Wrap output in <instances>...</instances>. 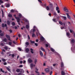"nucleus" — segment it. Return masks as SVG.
Here are the masks:
<instances>
[{
  "instance_id": "54",
  "label": "nucleus",
  "mask_w": 75,
  "mask_h": 75,
  "mask_svg": "<svg viewBox=\"0 0 75 75\" xmlns=\"http://www.w3.org/2000/svg\"><path fill=\"white\" fill-rule=\"evenodd\" d=\"M0 2L1 3H3V1H2V0H0Z\"/></svg>"
},
{
  "instance_id": "64",
  "label": "nucleus",
  "mask_w": 75,
  "mask_h": 75,
  "mask_svg": "<svg viewBox=\"0 0 75 75\" xmlns=\"http://www.w3.org/2000/svg\"><path fill=\"white\" fill-rule=\"evenodd\" d=\"M12 57H14V54H12Z\"/></svg>"
},
{
  "instance_id": "8",
  "label": "nucleus",
  "mask_w": 75,
  "mask_h": 75,
  "mask_svg": "<svg viewBox=\"0 0 75 75\" xmlns=\"http://www.w3.org/2000/svg\"><path fill=\"white\" fill-rule=\"evenodd\" d=\"M64 11H66V12H69L68 10L67 9V8H64Z\"/></svg>"
},
{
  "instance_id": "59",
  "label": "nucleus",
  "mask_w": 75,
  "mask_h": 75,
  "mask_svg": "<svg viewBox=\"0 0 75 75\" xmlns=\"http://www.w3.org/2000/svg\"><path fill=\"white\" fill-rule=\"evenodd\" d=\"M38 1H39V3H42V2L41 1V0H38Z\"/></svg>"
},
{
  "instance_id": "32",
  "label": "nucleus",
  "mask_w": 75,
  "mask_h": 75,
  "mask_svg": "<svg viewBox=\"0 0 75 75\" xmlns=\"http://www.w3.org/2000/svg\"><path fill=\"white\" fill-rule=\"evenodd\" d=\"M2 27H3L4 28L5 27L4 23H2Z\"/></svg>"
},
{
  "instance_id": "22",
  "label": "nucleus",
  "mask_w": 75,
  "mask_h": 75,
  "mask_svg": "<svg viewBox=\"0 0 75 75\" xmlns=\"http://www.w3.org/2000/svg\"><path fill=\"white\" fill-rule=\"evenodd\" d=\"M6 69L8 71H9V72H11V70H10V69L9 68H8V67H7L6 68Z\"/></svg>"
},
{
  "instance_id": "62",
  "label": "nucleus",
  "mask_w": 75,
  "mask_h": 75,
  "mask_svg": "<svg viewBox=\"0 0 75 75\" xmlns=\"http://www.w3.org/2000/svg\"><path fill=\"white\" fill-rule=\"evenodd\" d=\"M15 30H17V26H15Z\"/></svg>"
},
{
  "instance_id": "11",
  "label": "nucleus",
  "mask_w": 75,
  "mask_h": 75,
  "mask_svg": "<svg viewBox=\"0 0 75 75\" xmlns=\"http://www.w3.org/2000/svg\"><path fill=\"white\" fill-rule=\"evenodd\" d=\"M41 50H42V51H43V52H45V49L43 48V47H41L40 48Z\"/></svg>"
},
{
  "instance_id": "16",
  "label": "nucleus",
  "mask_w": 75,
  "mask_h": 75,
  "mask_svg": "<svg viewBox=\"0 0 75 75\" xmlns=\"http://www.w3.org/2000/svg\"><path fill=\"white\" fill-rule=\"evenodd\" d=\"M11 13H13L15 12V11H16L14 9H11Z\"/></svg>"
},
{
  "instance_id": "7",
  "label": "nucleus",
  "mask_w": 75,
  "mask_h": 75,
  "mask_svg": "<svg viewBox=\"0 0 75 75\" xmlns=\"http://www.w3.org/2000/svg\"><path fill=\"white\" fill-rule=\"evenodd\" d=\"M25 51L26 52H28L30 51V50L28 48H26L25 50Z\"/></svg>"
},
{
  "instance_id": "43",
  "label": "nucleus",
  "mask_w": 75,
  "mask_h": 75,
  "mask_svg": "<svg viewBox=\"0 0 75 75\" xmlns=\"http://www.w3.org/2000/svg\"><path fill=\"white\" fill-rule=\"evenodd\" d=\"M30 42L31 44H35V42L34 41H30Z\"/></svg>"
},
{
  "instance_id": "58",
  "label": "nucleus",
  "mask_w": 75,
  "mask_h": 75,
  "mask_svg": "<svg viewBox=\"0 0 75 75\" xmlns=\"http://www.w3.org/2000/svg\"><path fill=\"white\" fill-rule=\"evenodd\" d=\"M4 65H7V63L5 62L4 63Z\"/></svg>"
},
{
  "instance_id": "34",
  "label": "nucleus",
  "mask_w": 75,
  "mask_h": 75,
  "mask_svg": "<svg viewBox=\"0 0 75 75\" xmlns=\"http://www.w3.org/2000/svg\"><path fill=\"white\" fill-rule=\"evenodd\" d=\"M70 33H73V32H74V31H73V30H71V29H70Z\"/></svg>"
},
{
  "instance_id": "19",
  "label": "nucleus",
  "mask_w": 75,
  "mask_h": 75,
  "mask_svg": "<svg viewBox=\"0 0 75 75\" xmlns=\"http://www.w3.org/2000/svg\"><path fill=\"white\" fill-rule=\"evenodd\" d=\"M61 74L62 75H64L65 74V72H64V71H62Z\"/></svg>"
},
{
  "instance_id": "13",
  "label": "nucleus",
  "mask_w": 75,
  "mask_h": 75,
  "mask_svg": "<svg viewBox=\"0 0 75 75\" xmlns=\"http://www.w3.org/2000/svg\"><path fill=\"white\" fill-rule=\"evenodd\" d=\"M46 10H47V11H49V10H50V7H49L48 6H46Z\"/></svg>"
},
{
  "instance_id": "30",
  "label": "nucleus",
  "mask_w": 75,
  "mask_h": 75,
  "mask_svg": "<svg viewBox=\"0 0 75 75\" xmlns=\"http://www.w3.org/2000/svg\"><path fill=\"white\" fill-rule=\"evenodd\" d=\"M66 34L67 36H69V35H70V34H69V32H67Z\"/></svg>"
},
{
  "instance_id": "17",
  "label": "nucleus",
  "mask_w": 75,
  "mask_h": 75,
  "mask_svg": "<svg viewBox=\"0 0 75 75\" xmlns=\"http://www.w3.org/2000/svg\"><path fill=\"white\" fill-rule=\"evenodd\" d=\"M16 71L17 72H20V70L19 69H18L16 70Z\"/></svg>"
},
{
  "instance_id": "1",
  "label": "nucleus",
  "mask_w": 75,
  "mask_h": 75,
  "mask_svg": "<svg viewBox=\"0 0 75 75\" xmlns=\"http://www.w3.org/2000/svg\"><path fill=\"white\" fill-rule=\"evenodd\" d=\"M61 69L63 71V70H64V63L63 62H61Z\"/></svg>"
},
{
  "instance_id": "4",
  "label": "nucleus",
  "mask_w": 75,
  "mask_h": 75,
  "mask_svg": "<svg viewBox=\"0 0 75 75\" xmlns=\"http://www.w3.org/2000/svg\"><path fill=\"white\" fill-rule=\"evenodd\" d=\"M32 31H33V33H35V29H34L33 30L31 29L30 32V33H32Z\"/></svg>"
},
{
  "instance_id": "18",
  "label": "nucleus",
  "mask_w": 75,
  "mask_h": 75,
  "mask_svg": "<svg viewBox=\"0 0 75 75\" xmlns=\"http://www.w3.org/2000/svg\"><path fill=\"white\" fill-rule=\"evenodd\" d=\"M6 37L7 38H10V36L7 35H6Z\"/></svg>"
},
{
  "instance_id": "6",
  "label": "nucleus",
  "mask_w": 75,
  "mask_h": 75,
  "mask_svg": "<svg viewBox=\"0 0 75 75\" xmlns=\"http://www.w3.org/2000/svg\"><path fill=\"white\" fill-rule=\"evenodd\" d=\"M34 62L35 64H37V62H38V60L37 59H35L34 60Z\"/></svg>"
},
{
  "instance_id": "48",
  "label": "nucleus",
  "mask_w": 75,
  "mask_h": 75,
  "mask_svg": "<svg viewBox=\"0 0 75 75\" xmlns=\"http://www.w3.org/2000/svg\"><path fill=\"white\" fill-rule=\"evenodd\" d=\"M4 44L3 43H1V46H4Z\"/></svg>"
},
{
  "instance_id": "26",
  "label": "nucleus",
  "mask_w": 75,
  "mask_h": 75,
  "mask_svg": "<svg viewBox=\"0 0 75 75\" xmlns=\"http://www.w3.org/2000/svg\"><path fill=\"white\" fill-rule=\"evenodd\" d=\"M36 37V36H35V34H34V33H33L32 34V37Z\"/></svg>"
},
{
  "instance_id": "25",
  "label": "nucleus",
  "mask_w": 75,
  "mask_h": 75,
  "mask_svg": "<svg viewBox=\"0 0 75 75\" xmlns=\"http://www.w3.org/2000/svg\"><path fill=\"white\" fill-rule=\"evenodd\" d=\"M33 67H34V64H31V69H32V68H33Z\"/></svg>"
},
{
  "instance_id": "52",
  "label": "nucleus",
  "mask_w": 75,
  "mask_h": 75,
  "mask_svg": "<svg viewBox=\"0 0 75 75\" xmlns=\"http://www.w3.org/2000/svg\"><path fill=\"white\" fill-rule=\"evenodd\" d=\"M2 60V61H4V62H5L6 61V59H3Z\"/></svg>"
},
{
  "instance_id": "60",
  "label": "nucleus",
  "mask_w": 75,
  "mask_h": 75,
  "mask_svg": "<svg viewBox=\"0 0 75 75\" xmlns=\"http://www.w3.org/2000/svg\"><path fill=\"white\" fill-rule=\"evenodd\" d=\"M9 31L11 33L13 32V31L11 30H9Z\"/></svg>"
},
{
  "instance_id": "21",
  "label": "nucleus",
  "mask_w": 75,
  "mask_h": 75,
  "mask_svg": "<svg viewBox=\"0 0 75 75\" xmlns=\"http://www.w3.org/2000/svg\"><path fill=\"white\" fill-rule=\"evenodd\" d=\"M62 17L64 20H67V17L66 16H62Z\"/></svg>"
},
{
  "instance_id": "49",
  "label": "nucleus",
  "mask_w": 75,
  "mask_h": 75,
  "mask_svg": "<svg viewBox=\"0 0 75 75\" xmlns=\"http://www.w3.org/2000/svg\"><path fill=\"white\" fill-rule=\"evenodd\" d=\"M12 25H15V23H14V22H12Z\"/></svg>"
},
{
  "instance_id": "36",
  "label": "nucleus",
  "mask_w": 75,
  "mask_h": 75,
  "mask_svg": "<svg viewBox=\"0 0 75 75\" xmlns=\"http://www.w3.org/2000/svg\"><path fill=\"white\" fill-rule=\"evenodd\" d=\"M18 17H19V18H21V17H22V15H21V14H20L18 15Z\"/></svg>"
},
{
  "instance_id": "38",
  "label": "nucleus",
  "mask_w": 75,
  "mask_h": 75,
  "mask_svg": "<svg viewBox=\"0 0 75 75\" xmlns=\"http://www.w3.org/2000/svg\"><path fill=\"white\" fill-rule=\"evenodd\" d=\"M10 21H7V24L8 25H10Z\"/></svg>"
},
{
  "instance_id": "50",
  "label": "nucleus",
  "mask_w": 75,
  "mask_h": 75,
  "mask_svg": "<svg viewBox=\"0 0 75 75\" xmlns=\"http://www.w3.org/2000/svg\"><path fill=\"white\" fill-rule=\"evenodd\" d=\"M73 34H74V38H75V32H73Z\"/></svg>"
},
{
  "instance_id": "5",
  "label": "nucleus",
  "mask_w": 75,
  "mask_h": 75,
  "mask_svg": "<svg viewBox=\"0 0 75 75\" xmlns=\"http://www.w3.org/2000/svg\"><path fill=\"white\" fill-rule=\"evenodd\" d=\"M66 15H67V18H69V19H71V17L69 15V14H68V13H66Z\"/></svg>"
},
{
  "instance_id": "53",
  "label": "nucleus",
  "mask_w": 75,
  "mask_h": 75,
  "mask_svg": "<svg viewBox=\"0 0 75 75\" xmlns=\"http://www.w3.org/2000/svg\"><path fill=\"white\" fill-rule=\"evenodd\" d=\"M28 40H30V36L29 35H28Z\"/></svg>"
},
{
  "instance_id": "63",
  "label": "nucleus",
  "mask_w": 75,
  "mask_h": 75,
  "mask_svg": "<svg viewBox=\"0 0 75 75\" xmlns=\"http://www.w3.org/2000/svg\"><path fill=\"white\" fill-rule=\"evenodd\" d=\"M18 37H19V38H20V37H21V35H20V34H18Z\"/></svg>"
},
{
  "instance_id": "28",
  "label": "nucleus",
  "mask_w": 75,
  "mask_h": 75,
  "mask_svg": "<svg viewBox=\"0 0 75 75\" xmlns=\"http://www.w3.org/2000/svg\"><path fill=\"white\" fill-rule=\"evenodd\" d=\"M59 23L60 24V25H62V24H63V23H62V22L61 21H59Z\"/></svg>"
},
{
  "instance_id": "41",
  "label": "nucleus",
  "mask_w": 75,
  "mask_h": 75,
  "mask_svg": "<svg viewBox=\"0 0 75 75\" xmlns=\"http://www.w3.org/2000/svg\"><path fill=\"white\" fill-rule=\"evenodd\" d=\"M4 49H5L6 50H8V48L7 47H5Z\"/></svg>"
},
{
  "instance_id": "51",
  "label": "nucleus",
  "mask_w": 75,
  "mask_h": 75,
  "mask_svg": "<svg viewBox=\"0 0 75 75\" xmlns=\"http://www.w3.org/2000/svg\"><path fill=\"white\" fill-rule=\"evenodd\" d=\"M23 67V65H21L19 66V67H20V68H22Z\"/></svg>"
},
{
  "instance_id": "55",
  "label": "nucleus",
  "mask_w": 75,
  "mask_h": 75,
  "mask_svg": "<svg viewBox=\"0 0 75 75\" xmlns=\"http://www.w3.org/2000/svg\"><path fill=\"white\" fill-rule=\"evenodd\" d=\"M52 71H50V75H52Z\"/></svg>"
},
{
  "instance_id": "29",
  "label": "nucleus",
  "mask_w": 75,
  "mask_h": 75,
  "mask_svg": "<svg viewBox=\"0 0 75 75\" xmlns=\"http://www.w3.org/2000/svg\"><path fill=\"white\" fill-rule=\"evenodd\" d=\"M50 5L51 6L50 8H51V9H54V7L52 6V4H51Z\"/></svg>"
},
{
  "instance_id": "23",
  "label": "nucleus",
  "mask_w": 75,
  "mask_h": 75,
  "mask_svg": "<svg viewBox=\"0 0 75 75\" xmlns=\"http://www.w3.org/2000/svg\"><path fill=\"white\" fill-rule=\"evenodd\" d=\"M71 42L72 43H74V42H75V40L74 39H72L71 40Z\"/></svg>"
},
{
  "instance_id": "12",
  "label": "nucleus",
  "mask_w": 75,
  "mask_h": 75,
  "mask_svg": "<svg viewBox=\"0 0 75 75\" xmlns=\"http://www.w3.org/2000/svg\"><path fill=\"white\" fill-rule=\"evenodd\" d=\"M2 14V17H4V11L2 10H1Z\"/></svg>"
},
{
  "instance_id": "47",
  "label": "nucleus",
  "mask_w": 75,
  "mask_h": 75,
  "mask_svg": "<svg viewBox=\"0 0 75 75\" xmlns=\"http://www.w3.org/2000/svg\"><path fill=\"white\" fill-rule=\"evenodd\" d=\"M53 14L54 16H57V14L56 13V12H54V13H53Z\"/></svg>"
},
{
  "instance_id": "45",
  "label": "nucleus",
  "mask_w": 75,
  "mask_h": 75,
  "mask_svg": "<svg viewBox=\"0 0 75 75\" xmlns=\"http://www.w3.org/2000/svg\"><path fill=\"white\" fill-rule=\"evenodd\" d=\"M35 72H36V74H38V75H40V73H39V72H38V71H35Z\"/></svg>"
},
{
  "instance_id": "33",
  "label": "nucleus",
  "mask_w": 75,
  "mask_h": 75,
  "mask_svg": "<svg viewBox=\"0 0 75 75\" xmlns=\"http://www.w3.org/2000/svg\"><path fill=\"white\" fill-rule=\"evenodd\" d=\"M50 50L52 52H54V50L52 48H51Z\"/></svg>"
},
{
  "instance_id": "20",
  "label": "nucleus",
  "mask_w": 75,
  "mask_h": 75,
  "mask_svg": "<svg viewBox=\"0 0 75 75\" xmlns=\"http://www.w3.org/2000/svg\"><path fill=\"white\" fill-rule=\"evenodd\" d=\"M10 4H7L6 5V7H7V8L10 7Z\"/></svg>"
},
{
  "instance_id": "31",
  "label": "nucleus",
  "mask_w": 75,
  "mask_h": 75,
  "mask_svg": "<svg viewBox=\"0 0 75 75\" xmlns=\"http://www.w3.org/2000/svg\"><path fill=\"white\" fill-rule=\"evenodd\" d=\"M8 16L9 17H12V15L11 14H9L8 15Z\"/></svg>"
},
{
  "instance_id": "27",
  "label": "nucleus",
  "mask_w": 75,
  "mask_h": 75,
  "mask_svg": "<svg viewBox=\"0 0 75 75\" xmlns=\"http://www.w3.org/2000/svg\"><path fill=\"white\" fill-rule=\"evenodd\" d=\"M0 70H1V72H3V73H4V70H3V69L2 68H1L0 69Z\"/></svg>"
},
{
  "instance_id": "10",
  "label": "nucleus",
  "mask_w": 75,
  "mask_h": 75,
  "mask_svg": "<svg viewBox=\"0 0 75 75\" xmlns=\"http://www.w3.org/2000/svg\"><path fill=\"white\" fill-rule=\"evenodd\" d=\"M52 20L55 23H57L58 21V20H57L56 19H53Z\"/></svg>"
},
{
  "instance_id": "37",
  "label": "nucleus",
  "mask_w": 75,
  "mask_h": 75,
  "mask_svg": "<svg viewBox=\"0 0 75 75\" xmlns=\"http://www.w3.org/2000/svg\"><path fill=\"white\" fill-rule=\"evenodd\" d=\"M3 41L4 42H6L7 41V39L6 38H4L3 39Z\"/></svg>"
},
{
  "instance_id": "42",
  "label": "nucleus",
  "mask_w": 75,
  "mask_h": 75,
  "mask_svg": "<svg viewBox=\"0 0 75 75\" xmlns=\"http://www.w3.org/2000/svg\"><path fill=\"white\" fill-rule=\"evenodd\" d=\"M37 31L38 32V33H36V34L37 35V36H38V34H39V33H38V32H38V29H37Z\"/></svg>"
},
{
  "instance_id": "35",
  "label": "nucleus",
  "mask_w": 75,
  "mask_h": 75,
  "mask_svg": "<svg viewBox=\"0 0 75 75\" xmlns=\"http://www.w3.org/2000/svg\"><path fill=\"white\" fill-rule=\"evenodd\" d=\"M25 45H29V42H26L25 43Z\"/></svg>"
},
{
  "instance_id": "14",
  "label": "nucleus",
  "mask_w": 75,
  "mask_h": 75,
  "mask_svg": "<svg viewBox=\"0 0 75 75\" xmlns=\"http://www.w3.org/2000/svg\"><path fill=\"white\" fill-rule=\"evenodd\" d=\"M40 40L41 41H44V38L43 37H42L40 38Z\"/></svg>"
},
{
  "instance_id": "57",
  "label": "nucleus",
  "mask_w": 75,
  "mask_h": 75,
  "mask_svg": "<svg viewBox=\"0 0 75 75\" xmlns=\"http://www.w3.org/2000/svg\"><path fill=\"white\" fill-rule=\"evenodd\" d=\"M35 45L36 46V47H37V46H38V44L37 43H35Z\"/></svg>"
},
{
  "instance_id": "39",
  "label": "nucleus",
  "mask_w": 75,
  "mask_h": 75,
  "mask_svg": "<svg viewBox=\"0 0 75 75\" xmlns=\"http://www.w3.org/2000/svg\"><path fill=\"white\" fill-rule=\"evenodd\" d=\"M8 44L9 45H11L12 44V43L11 42H8Z\"/></svg>"
},
{
  "instance_id": "61",
  "label": "nucleus",
  "mask_w": 75,
  "mask_h": 75,
  "mask_svg": "<svg viewBox=\"0 0 75 75\" xmlns=\"http://www.w3.org/2000/svg\"><path fill=\"white\" fill-rule=\"evenodd\" d=\"M45 45H46V47H48V45L47 44H46Z\"/></svg>"
},
{
  "instance_id": "40",
  "label": "nucleus",
  "mask_w": 75,
  "mask_h": 75,
  "mask_svg": "<svg viewBox=\"0 0 75 75\" xmlns=\"http://www.w3.org/2000/svg\"><path fill=\"white\" fill-rule=\"evenodd\" d=\"M0 36H1V37H3V35H4V34L3 33H1L0 34Z\"/></svg>"
},
{
  "instance_id": "9",
  "label": "nucleus",
  "mask_w": 75,
  "mask_h": 75,
  "mask_svg": "<svg viewBox=\"0 0 75 75\" xmlns=\"http://www.w3.org/2000/svg\"><path fill=\"white\" fill-rule=\"evenodd\" d=\"M28 61L29 63H31V62H33V60L31 59H28Z\"/></svg>"
},
{
  "instance_id": "3",
  "label": "nucleus",
  "mask_w": 75,
  "mask_h": 75,
  "mask_svg": "<svg viewBox=\"0 0 75 75\" xmlns=\"http://www.w3.org/2000/svg\"><path fill=\"white\" fill-rule=\"evenodd\" d=\"M45 71L46 73H48L50 72V69L48 68H46L45 69Z\"/></svg>"
},
{
  "instance_id": "15",
  "label": "nucleus",
  "mask_w": 75,
  "mask_h": 75,
  "mask_svg": "<svg viewBox=\"0 0 75 75\" xmlns=\"http://www.w3.org/2000/svg\"><path fill=\"white\" fill-rule=\"evenodd\" d=\"M40 55L42 57L43 55V54H42V52L41 51H40Z\"/></svg>"
},
{
  "instance_id": "44",
  "label": "nucleus",
  "mask_w": 75,
  "mask_h": 75,
  "mask_svg": "<svg viewBox=\"0 0 75 75\" xmlns=\"http://www.w3.org/2000/svg\"><path fill=\"white\" fill-rule=\"evenodd\" d=\"M56 8V10H57V11H58V10H59V8H58V7H57Z\"/></svg>"
},
{
  "instance_id": "46",
  "label": "nucleus",
  "mask_w": 75,
  "mask_h": 75,
  "mask_svg": "<svg viewBox=\"0 0 75 75\" xmlns=\"http://www.w3.org/2000/svg\"><path fill=\"white\" fill-rule=\"evenodd\" d=\"M18 50H19V51H21L22 50V49H21V48H20V47L18 48Z\"/></svg>"
},
{
  "instance_id": "56",
  "label": "nucleus",
  "mask_w": 75,
  "mask_h": 75,
  "mask_svg": "<svg viewBox=\"0 0 75 75\" xmlns=\"http://www.w3.org/2000/svg\"><path fill=\"white\" fill-rule=\"evenodd\" d=\"M48 15L50 17H51V13H49L48 14Z\"/></svg>"
},
{
  "instance_id": "24",
  "label": "nucleus",
  "mask_w": 75,
  "mask_h": 75,
  "mask_svg": "<svg viewBox=\"0 0 75 75\" xmlns=\"http://www.w3.org/2000/svg\"><path fill=\"white\" fill-rule=\"evenodd\" d=\"M26 28L27 29H28V28H29V26H28V25H26Z\"/></svg>"
},
{
  "instance_id": "2",
  "label": "nucleus",
  "mask_w": 75,
  "mask_h": 75,
  "mask_svg": "<svg viewBox=\"0 0 75 75\" xmlns=\"http://www.w3.org/2000/svg\"><path fill=\"white\" fill-rule=\"evenodd\" d=\"M15 18L17 20V23H20V19L18 17H15Z\"/></svg>"
}]
</instances>
